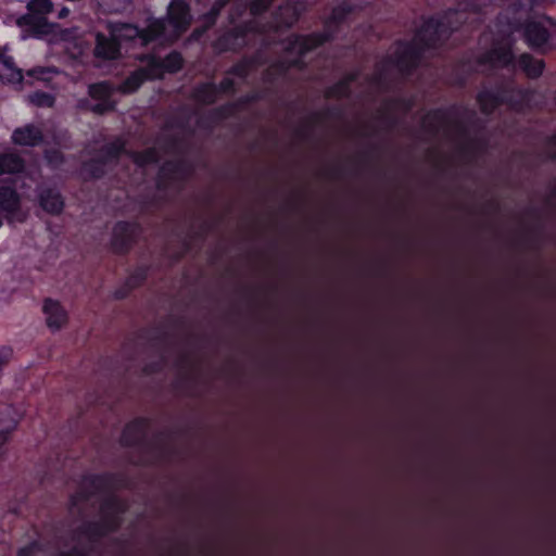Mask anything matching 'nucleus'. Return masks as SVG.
<instances>
[{"instance_id":"nucleus-1","label":"nucleus","mask_w":556,"mask_h":556,"mask_svg":"<svg viewBox=\"0 0 556 556\" xmlns=\"http://www.w3.org/2000/svg\"><path fill=\"white\" fill-rule=\"evenodd\" d=\"M477 116L465 108L428 113L422 129L429 137H442L456 143L462 157L471 162L485 147L484 136L478 131Z\"/></svg>"},{"instance_id":"nucleus-2","label":"nucleus","mask_w":556,"mask_h":556,"mask_svg":"<svg viewBox=\"0 0 556 556\" xmlns=\"http://www.w3.org/2000/svg\"><path fill=\"white\" fill-rule=\"evenodd\" d=\"M126 509L125 504L115 496H106L100 507V521L81 526L72 538V544L61 551L59 556H87L93 543L119 525V515Z\"/></svg>"},{"instance_id":"nucleus-3","label":"nucleus","mask_w":556,"mask_h":556,"mask_svg":"<svg viewBox=\"0 0 556 556\" xmlns=\"http://www.w3.org/2000/svg\"><path fill=\"white\" fill-rule=\"evenodd\" d=\"M123 155H127L139 167L154 164L160 157L155 148L147 149L141 153L128 152L125 149V143L121 139H115L103 146L94 159L84 163L83 174L91 178H100L108 169L115 165Z\"/></svg>"},{"instance_id":"nucleus-4","label":"nucleus","mask_w":556,"mask_h":556,"mask_svg":"<svg viewBox=\"0 0 556 556\" xmlns=\"http://www.w3.org/2000/svg\"><path fill=\"white\" fill-rule=\"evenodd\" d=\"M190 5L184 0H172L167 8L166 18L154 20L148 25V39H160L164 42L176 41L191 25Z\"/></svg>"},{"instance_id":"nucleus-5","label":"nucleus","mask_w":556,"mask_h":556,"mask_svg":"<svg viewBox=\"0 0 556 556\" xmlns=\"http://www.w3.org/2000/svg\"><path fill=\"white\" fill-rule=\"evenodd\" d=\"M169 356H173V365L177 368L182 380L188 382L197 379L200 368L198 356L192 351L180 346L166 348L162 352L161 359L156 363L147 364L143 371L148 375L159 371L168 362Z\"/></svg>"},{"instance_id":"nucleus-6","label":"nucleus","mask_w":556,"mask_h":556,"mask_svg":"<svg viewBox=\"0 0 556 556\" xmlns=\"http://www.w3.org/2000/svg\"><path fill=\"white\" fill-rule=\"evenodd\" d=\"M528 45L541 51L552 49L556 39V22L547 16L530 20L525 25Z\"/></svg>"},{"instance_id":"nucleus-7","label":"nucleus","mask_w":556,"mask_h":556,"mask_svg":"<svg viewBox=\"0 0 556 556\" xmlns=\"http://www.w3.org/2000/svg\"><path fill=\"white\" fill-rule=\"evenodd\" d=\"M149 424L144 419H138L129 424L123 431L121 442L123 445H141L147 450H155L160 454L164 451V435H157L153 441L148 440Z\"/></svg>"},{"instance_id":"nucleus-8","label":"nucleus","mask_w":556,"mask_h":556,"mask_svg":"<svg viewBox=\"0 0 556 556\" xmlns=\"http://www.w3.org/2000/svg\"><path fill=\"white\" fill-rule=\"evenodd\" d=\"M191 173V166L185 160L166 162L160 169L157 188H177Z\"/></svg>"},{"instance_id":"nucleus-9","label":"nucleus","mask_w":556,"mask_h":556,"mask_svg":"<svg viewBox=\"0 0 556 556\" xmlns=\"http://www.w3.org/2000/svg\"><path fill=\"white\" fill-rule=\"evenodd\" d=\"M109 484L110 481L106 477L94 476L86 478L81 483L79 492L71 498V513L75 514V510H77V514H80L81 505L93 495L104 492Z\"/></svg>"},{"instance_id":"nucleus-10","label":"nucleus","mask_w":556,"mask_h":556,"mask_svg":"<svg viewBox=\"0 0 556 556\" xmlns=\"http://www.w3.org/2000/svg\"><path fill=\"white\" fill-rule=\"evenodd\" d=\"M0 211L5 213L10 223H23L27 213L21 206L17 192L11 187H0Z\"/></svg>"},{"instance_id":"nucleus-11","label":"nucleus","mask_w":556,"mask_h":556,"mask_svg":"<svg viewBox=\"0 0 556 556\" xmlns=\"http://www.w3.org/2000/svg\"><path fill=\"white\" fill-rule=\"evenodd\" d=\"M481 64H490L492 67H515L511 42L509 39L494 45V47L481 55Z\"/></svg>"},{"instance_id":"nucleus-12","label":"nucleus","mask_w":556,"mask_h":556,"mask_svg":"<svg viewBox=\"0 0 556 556\" xmlns=\"http://www.w3.org/2000/svg\"><path fill=\"white\" fill-rule=\"evenodd\" d=\"M142 61H149L152 77L161 78L164 73H176L182 66V56L179 52L173 51L164 59L148 54L144 55Z\"/></svg>"},{"instance_id":"nucleus-13","label":"nucleus","mask_w":556,"mask_h":556,"mask_svg":"<svg viewBox=\"0 0 556 556\" xmlns=\"http://www.w3.org/2000/svg\"><path fill=\"white\" fill-rule=\"evenodd\" d=\"M16 24L24 28L25 31L35 36L48 35L53 31V26L48 22L46 16L30 11L20 16L16 20Z\"/></svg>"},{"instance_id":"nucleus-14","label":"nucleus","mask_w":556,"mask_h":556,"mask_svg":"<svg viewBox=\"0 0 556 556\" xmlns=\"http://www.w3.org/2000/svg\"><path fill=\"white\" fill-rule=\"evenodd\" d=\"M108 30L111 37L115 39L117 42L122 40H132L135 38H140L143 45L153 41L154 39H148V27L144 29H139L137 26L127 23H109Z\"/></svg>"},{"instance_id":"nucleus-15","label":"nucleus","mask_w":556,"mask_h":556,"mask_svg":"<svg viewBox=\"0 0 556 556\" xmlns=\"http://www.w3.org/2000/svg\"><path fill=\"white\" fill-rule=\"evenodd\" d=\"M138 233L135 224L122 222L115 225L112 237V248L117 253H124L129 249Z\"/></svg>"},{"instance_id":"nucleus-16","label":"nucleus","mask_w":556,"mask_h":556,"mask_svg":"<svg viewBox=\"0 0 556 556\" xmlns=\"http://www.w3.org/2000/svg\"><path fill=\"white\" fill-rule=\"evenodd\" d=\"M328 40V36L326 35H312L307 37L295 36L290 38L286 43L285 49L290 54L303 55L306 52L313 50L314 48L320 46L325 41Z\"/></svg>"},{"instance_id":"nucleus-17","label":"nucleus","mask_w":556,"mask_h":556,"mask_svg":"<svg viewBox=\"0 0 556 556\" xmlns=\"http://www.w3.org/2000/svg\"><path fill=\"white\" fill-rule=\"evenodd\" d=\"M94 55L103 60H115L121 55V45L110 34L105 36L97 33Z\"/></svg>"},{"instance_id":"nucleus-18","label":"nucleus","mask_w":556,"mask_h":556,"mask_svg":"<svg viewBox=\"0 0 556 556\" xmlns=\"http://www.w3.org/2000/svg\"><path fill=\"white\" fill-rule=\"evenodd\" d=\"M47 326L51 330H60L67 323V313L61 304L51 299H47L43 304Z\"/></svg>"},{"instance_id":"nucleus-19","label":"nucleus","mask_w":556,"mask_h":556,"mask_svg":"<svg viewBox=\"0 0 556 556\" xmlns=\"http://www.w3.org/2000/svg\"><path fill=\"white\" fill-rule=\"evenodd\" d=\"M273 1L274 0H236L229 13V17L231 22H235L248 9L251 15H258L265 12Z\"/></svg>"},{"instance_id":"nucleus-20","label":"nucleus","mask_w":556,"mask_h":556,"mask_svg":"<svg viewBox=\"0 0 556 556\" xmlns=\"http://www.w3.org/2000/svg\"><path fill=\"white\" fill-rule=\"evenodd\" d=\"M42 139L41 129L33 124L16 128L12 135L13 142L18 146L34 147L39 144Z\"/></svg>"},{"instance_id":"nucleus-21","label":"nucleus","mask_w":556,"mask_h":556,"mask_svg":"<svg viewBox=\"0 0 556 556\" xmlns=\"http://www.w3.org/2000/svg\"><path fill=\"white\" fill-rule=\"evenodd\" d=\"M542 214L536 211H531L529 216H526L520 222L519 242L521 244H529L532 237H536L541 228Z\"/></svg>"},{"instance_id":"nucleus-22","label":"nucleus","mask_w":556,"mask_h":556,"mask_svg":"<svg viewBox=\"0 0 556 556\" xmlns=\"http://www.w3.org/2000/svg\"><path fill=\"white\" fill-rule=\"evenodd\" d=\"M299 15L300 11L290 2L285 5H280L274 14L270 28L278 30L283 27H290L298 20Z\"/></svg>"},{"instance_id":"nucleus-23","label":"nucleus","mask_w":556,"mask_h":556,"mask_svg":"<svg viewBox=\"0 0 556 556\" xmlns=\"http://www.w3.org/2000/svg\"><path fill=\"white\" fill-rule=\"evenodd\" d=\"M146 64L140 68L134 71L121 85V91L125 93H130L136 91L144 80L147 79H155L156 77H152L150 71L149 61H143Z\"/></svg>"},{"instance_id":"nucleus-24","label":"nucleus","mask_w":556,"mask_h":556,"mask_svg":"<svg viewBox=\"0 0 556 556\" xmlns=\"http://www.w3.org/2000/svg\"><path fill=\"white\" fill-rule=\"evenodd\" d=\"M40 206L50 214H59L63 208V199L54 189H42L39 193Z\"/></svg>"},{"instance_id":"nucleus-25","label":"nucleus","mask_w":556,"mask_h":556,"mask_svg":"<svg viewBox=\"0 0 556 556\" xmlns=\"http://www.w3.org/2000/svg\"><path fill=\"white\" fill-rule=\"evenodd\" d=\"M0 79L9 84H21L23 80L22 71L15 66L13 60L9 56L0 60Z\"/></svg>"},{"instance_id":"nucleus-26","label":"nucleus","mask_w":556,"mask_h":556,"mask_svg":"<svg viewBox=\"0 0 556 556\" xmlns=\"http://www.w3.org/2000/svg\"><path fill=\"white\" fill-rule=\"evenodd\" d=\"M518 66L526 73L528 77L536 78L543 72L544 62L543 60L534 59L528 53H523L518 60Z\"/></svg>"},{"instance_id":"nucleus-27","label":"nucleus","mask_w":556,"mask_h":556,"mask_svg":"<svg viewBox=\"0 0 556 556\" xmlns=\"http://www.w3.org/2000/svg\"><path fill=\"white\" fill-rule=\"evenodd\" d=\"M507 100L506 93H495L493 91H482L478 94V102L481 111L485 114L491 113L500 103Z\"/></svg>"},{"instance_id":"nucleus-28","label":"nucleus","mask_w":556,"mask_h":556,"mask_svg":"<svg viewBox=\"0 0 556 556\" xmlns=\"http://www.w3.org/2000/svg\"><path fill=\"white\" fill-rule=\"evenodd\" d=\"M24 168V161L15 153L0 154V175L20 173Z\"/></svg>"},{"instance_id":"nucleus-29","label":"nucleus","mask_w":556,"mask_h":556,"mask_svg":"<svg viewBox=\"0 0 556 556\" xmlns=\"http://www.w3.org/2000/svg\"><path fill=\"white\" fill-rule=\"evenodd\" d=\"M218 94L217 86L213 84H203L195 88L194 98L198 102L210 104L215 102Z\"/></svg>"},{"instance_id":"nucleus-30","label":"nucleus","mask_w":556,"mask_h":556,"mask_svg":"<svg viewBox=\"0 0 556 556\" xmlns=\"http://www.w3.org/2000/svg\"><path fill=\"white\" fill-rule=\"evenodd\" d=\"M17 421L11 417V410L1 413L0 415V446L4 444L10 433L16 428Z\"/></svg>"},{"instance_id":"nucleus-31","label":"nucleus","mask_w":556,"mask_h":556,"mask_svg":"<svg viewBox=\"0 0 556 556\" xmlns=\"http://www.w3.org/2000/svg\"><path fill=\"white\" fill-rule=\"evenodd\" d=\"M112 92L113 87L106 81L92 84L88 88L89 96L99 101H109Z\"/></svg>"},{"instance_id":"nucleus-32","label":"nucleus","mask_w":556,"mask_h":556,"mask_svg":"<svg viewBox=\"0 0 556 556\" xmlns=\"http://www.w3.org/2000/svg\"><path fill=\"white\" fill-rule=\"evenodd\" d=\"M227 0H216L213 3L211 10L201 16L200 21L202 25L207 29L212 27L215 24L217 16L219 15L220 11L224 9Z\"/></svg>"},{"instance_id":"nucleus-33","label":"nucleus","mask_w":556,"mask_h":556,"mask_svg":"<svg viewBox=\"0 0 556 556\" xmlns=\"http://www.w3.org/2000/svg\"><path fill=\"white\" fill-rule=\"evenodd\" d=\"M354 75L348 76L345 79L339 81L333 87L329 88L326 92L327 98H343L350 93V83L354 80Z\"/></svg>"},{"instance_id":"nucleus-34","label":"nucleus","mask_w":556,"mask_h":556,"mask_svg":"<svg viewBox=\"0 0 556 556\" xmlns=\"http://www.w3.org/2000/svg\"><path fill=\"white\" fill-rule=\"evenodd\" d=\"M28 101L39 108H51L54 104V97L48 92L36 91L28 96Z\"/></svg>"},{"instance_id":"nucleus-35","label":"nucleus","mask_w":556,"mask_h":556,"mask_svg":"<svg viewBox=\"0 0 556 556\" xmlns=\"http://www.w3.org/2000/svg\"><path fill=\"white\" fill-rule=\"evenodd\" d=\"M52 8L53 5L50 0H31L27 4L28 11L42 14L43 16L50 13L52 11Z\"/></svg>"},{"instance_id":"nucleus-36","label":"nucleus","mask_w":556,"mask_h":556,"mask_svg":"<svg viewBox=\"0 0 556 556\" xmlns=\"http://www.w3.org/2000/svg\"><path fill=\"white\" fill-rule=\"evenodd\" d=\"M45 157L48 164L54 168L59 167L64 161L62 152L54 148L47 149L45 152Z\"/></svg>"},{"instance_id":"nucleus-37","label":"nucleus","mask_w":556,"mask_h":556,"mask_svg":"<svg viewBox=\"0 0 556 556\" xmlns=\"http://www.w3.org/2000/svg\"><path fill=\"white\" fill-rule=\"evenodd\" d=\"M354 7H355V4H353V3L343 2L342 4H340L339 7L333 9L332 20L334 22H341L345 17L346 14L352 12Z\"/></svg>"},{"instance_id":"nucleus-38","label":"nucleus","mask_w":556,"mask_h":556,"mask_svg":"<svg viewBox=\"0 0 556 556\" xmlns=\"http://www.w3.org/2000/svg\"><path fill=\"white\" fill-rule=\"evenodd\" d=\"M147 276V269L138 268L126 281V286L129 289L136 288L139 286Z\"/></svg>"},{"instance_id":"nucleus-39","label":"nucleus","mask_w":556,"mask_h":556,"mask_svg":"<svg viewBox=\"0 0 556 556\" xmlns=\"http://www.w3.org/2000/svg\"><path fill=\"white\" fill-rule=\"evenodd\" d=\"M252 66H253V63H252V62H250V61H249V62H248V61H244V62H241V63L236 64V65L231 68V71H230L229 73H230V74H233V75H236V76H238V77H240V78H244V77L248 75V73H249V71H250V68H251Z\"/></svg>"},{"instance_id":"nucleus-40","label":"nucleus","mask_w":556,"mask_h":556,"mask_svg":"<svg viewBox=\"0 0 556 556\" xmlns=\"http://www.w3.org/2000/svg\"><path fill=\"white\" fill-rule=\"evenodd\" d=\"M545 210L556 214V182L551 193L545 200Z\"/></svg>"},{"instance_id":"nucleus-41","label":"nucleus","mask_w":556,"mask_h":556,"mask_svg":"<svg viewBox=\"0 0 556 556\" xmlns=\"http://www.w3.org/2000/svg\"><path fill=\"white\" fill-rule=\"evenodd\" d=\"M111 110H113V103L110 101H100V103L91 106V111L97 114H104Z\"/></svg>"},{"instance_id":"nucleus-42","label":"nucleus","mask_w":556,"mask_h":556,"mask_svg":"<svg viewBox=\"0 0 556 556\" xmlns=\"http://www.w3.org/2000/svg\"><path fill=\"white\" fill-rule=\"evenodd\" d=\"M233 86H235L233 79H231L230 77H226L220 81L219 86L217 87L218 93L219 92H224V93L232 92Z\"/></svg>"},{"instance_id":"nucleus-43","label":"nucleus","mask_w":556,"mask_h":556,"mask_svg":"<svg viewBox=\"0 0 556 556\" xmlns=\"http://www.w3.org/2000/svg\"><path fill=\"white\" fill-rule=\"evenodd\" d=\"M207 30L206 27H204L203 25L199 26V27H195L190 37H189V40H199L203 35L204 33Z\"/></svg>"},{"instance_id":"nucleus-44","label":"nucleus","mask_w":556,"mask_h":556,"mask_svg":"<svg viewBox=\"0 0 556 556\" xmlns=\"http://www.w3.org/2000/svg\"><path fill=\"white\" fill-rule=\"evenodd\" d=\"M546 153L551 157H556V136H554L553 138H551L548 140L547 146H546Z\"/></svg>"},{"instance_id":"nucleus-45","label":"nucleus","mask_w":556,"mask_h":556,"mask_svg":"<svg viewBox=\"0 0 556 556\" xmlns=\"http://www.w3.org/2000/svg\"><path fill=\"white\" fill-rule=\"evenodd\" d=\"M35 548H36L35 545L24 547L20 551L18 556H31Z\"/></svg>"},{"instance_id":"nucleus-46","label":"nucleus","mask_w":556,"mask_h":556,"mask_svg":"<svg viewBox=\"0 0 556 556\" xmlns=\"http://www.w3.org/2000/svg\"><path fill=\"white\" fill-rule=\"evenodd\" d=\"M126 295H127V291H126V290H124V289L117 290V291L115 292V298H116V299H123V298H125Z\"/></svg>"},{"instance_id":"nucleus-47","label":"nucleus","mask_w":556,"mask_h":556,"mask_svg":"<svg viewBox=\"0 0 556 556\" xmlns=\"http://www.w3.org/2000/svg\"><path fill=\"white\" fill-rule=\"evenodd\" d=\"M70 11L67 8H63L60 12H59V18H64L68 15Z\"/></svg>"},{"instance_id":"nucleus-48","label":"nucleus","mask_w":556,"mask_h":556,"mask_svg":"<svg viewBox=\"0 0 556 556\" xmlns=\"http://www.w3.org/2000/svg\"><path fill=\"white\" fill-rule=\"evenodd\" d=\"M288 62H289V65H290V66H299V65H300V63H301V61H300V59H299V58L293 59V60H289Z\"/></svg>"}]
</instances>
